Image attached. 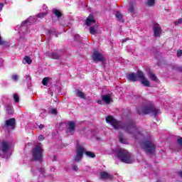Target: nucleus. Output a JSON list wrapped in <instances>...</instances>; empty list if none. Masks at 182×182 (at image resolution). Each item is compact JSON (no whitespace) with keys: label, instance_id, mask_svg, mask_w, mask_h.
I'll return each instance as SVG.
<instances>
[{"label":"nucleus","instance_id":"1","mask_svg":"<svg viewBox=\"0 0 182 182\" xmlns=\"http://www.w3.org/2000/svg\"><path fill=\"white\" fill-rule=\"evenodd\" d=\"M106 122L117 130L122 129L128 134L134 136L136 140H139L140 137H143V134L140 132V127L137 126V124L133 119H130L126 123H122L116 120L112 116H108L106 117Z\"/></svg>","mask_w":182,"mask_h":182},{"label":"nucleus","instance_id":"2","mask_svg":"<svg viewBox=\"0 0 182 182\" xmlns=\"http://www.w3.org/2000/svg\"><path fill=\"white\" fill-rule=\"evenodd\" d=\"M115 153L118 159L122 161V163H126L127 164H132L134 162L133 158H132V154H130L127 150L124 149H117L115 150Z\"/></svg>","mask_w":182,"mask_h":182},{"label":"nucleus","instance_id":"3","mask_svg":"<svg viewBox=\"0 0 182 182\" xmlns=\"http://www.w3.org/2000/svg\"><path fill=\"white\" fill-rule=\"evenodd\" d=\"M138 114H149L151 113L153 116H157L160 113V109L156 108L153 105H142L137 108Z\"/></svg>","mask_w":182,"mask_h":182},{"label":"nucleus","instance_id":"4","mask_svg":"<svg viewBox=\"0 0 182 182\" xmlns=\"http://www.w3.org/2000/svg\"><path fill=\"white\" fill-rule=\"evenodd\" d=\"M141 146L149 154H153L156 151V145L151 141L146 140L141 143Z\"/></svg>","mask_w":182,"mask_h":182},{"label":"nucleus","instance_id":"5","mask_svg":"<svg viewBox=\"0 0 182 182\" xmlns=\"http://www.w3.org/2000/svg\"><path fill=\"white\" fill-rule=\"evenodd\" d=\"M33 159L36 161H39L40 160H42V144L38 143L33 149Z\"/></svg>","mask_w":182,"mask_h":182},{"label":"nucleus","instance_id":"6","mask_svg":"<svg viewBox=\"0 0 182 182\" xmlns=\"http://www.w3.org/2000/svg\"><path fill=\"white\" fill-rule=\"evenodd\" d=\"M16 127V119L15 118H11L6 120L3 125L4 130H14Z\"/></svg>","mask_w":182,"mask_h":182},{"label":"nucleus","instance_id":"7","mask_svg":"<svg viewBox=\"0 0 182 182\" xmlns=\"http://www.w3.org/2000/svg\"><path fill=\"white\" fill-rule=\"evenodd\" d=\"M85 153V148L80 145L77 146V149L75 151V155L74 157V160L76 163H79V161H82L83 159V154Z\"/></svg>","mask_w":182,"mask_h":182},{"label":"nucleus","instance_id":"8","mask_svg":"<svg viewBox=\"0 0 182 182\" xmlns=\"http://www.w3.org/2000/svg\"><path fill=\"white\" fill-rule=\"evenodd\" d=\"M11 150V144L6 141L0 143V154H8Z\"/></svg>","mask_w":182,"mask_h":182},{"label":"nucleus","instance_id":"9","mask_svg":"<svg viewBox=\"0 0 182 182\" xmlns=\"http://www.w3.org/2000/svg\"><path fill=\"white\" fill-rule=\"evenodd\" d=\"M29 23H31L29 19L23 21L20 26V32H22V33H29V28H31V24Z\"/></svg>","mask_w":182,"mask_h":182},{"label":"nucleus","instance_id":"10","mask_svg":"<svg viewBox=\"0 0 182 182\" xmlns=\"http://www.w3.org/2000/svg\"><path fill=\"white\" fill-rule=\"evenodd\" d=\"M138 77L141 79V83L146 86V87H150V81L147 80L144 77V73L141 70H138Z\"/></svg>","mask_w":182,"mask_h":182},{"label":"nucleus","instance_id":"11","mask_svg":"<svg viewBox=\"0 0 182 182\" xmlns=\"http://www.w3.org/2000/svg\"><path fill=\"white\" fill-rule=\"evenodd\" d=\"M92 59L94 62H102L105 60V57L99 51H94L92 54Z\"/></svg>","mask_w":182,"mask_h":182},{"label":"nucleus","instance_id":"12","mask_svg":"<svg viewBox=\"0 0 182 182\" xmlns=\"http://www.w3.org/2000/svg\"><path fill=\"white\" fill-rule=\"evenodd\" d=\"M127 79H128V80H129V82H137L139 81V79H140V77H139V71H137V73H129L127 75Z\"/></svg>","mask_w":182,"mask_h":182},{"label":"nucleus","instance_id":"13","mask_svg":"<svg viewBox=\"0 0 182 182\" xmlns=\"http://www.w3.org/2000/svg\"><path fill=\"white\" fill-rule=\"evenodd\" d=\"M75 127H76V124H75L73 121L68 122L67 124L66 133H70V134H73V132H75Z\"/></svg>","mask_w":182,"mask_h":182},{"label":"nucleus","instance_id":"14","mask_svg":"<svg viewBox=\"0 0 182 182\" xmlns=\"http://www.w3.org/2000/svg\"><path fill=\"white\" fill-rule=\"evenodd\" d=\"M161 35V27L160 25L156 24L154 26V36L159 38Z\"/></svg>","mask_w":182,"mask_h":182},{"label":"nucleus","instance_id":"15","mask_svg":"<svg viewBox=\"0 0 182 182\" xmlns=\"http://www.w3.org/2000/svg\"><path fill=\"white\" fill-rule=\"evenodd\" d=\"M49 58H50V59H60V58H62V53H59L58 51H53L52 53H50L48 54Z\"/></svg>","mask_w":182,"mask_h":182},{"label":"nucleus","instance_id":"16","mask_svg":"<svg viewBox=\"0 0 182 182\" xmlns=\"http://www.w3.org/2000/svg\"><path fill=\"white\" fill-rule=\"evenodd\" d=\"M100 178L101 180H112L113 178V175L102 171L100 173Z\"/></svg>","mask_w":182,"mask_h":182},{"label":"nucleus","instance_id":"17","mask_svg":"<svg viewBox=\"0 0 182 182\" xmlns=\"http://www.w3.org/2000/svg\"><path fill=\"white\" fill-rule=\"evenodd\" d=\"M95 22H96V20H95V16H93L92 14H90V16L87 18L85 23L87 26H90V25L92 23H95Z\"/></svg>","mask_w":182,"mask_h":182},{"label":"nucleus","instance_id":"18","mask_svg":"<svg viewBox=\"0 0 182 182\" xmlns=\"http://www.w3.org/2000/svg\"><path fill=\"white\" fill-rule=\"evenodd\" d=\"M102 100L105 102V105H109L112 102V97L109 95H102Z\"/></svg>","mask_w":182,"mask_h":182},{"label":"nucleus","instance_id":"19","mask_svg":"<svg viewBox=\"0 0 182 182\" xmlns=\"http://www.w3.org/2000/svg\"><path fill=\"white\" fill-rule=\"evenodd\" d=\"M75 93L77 97H80V99H86V95L80 90L75 89Z\"/></svg>","mask_w":182,"mask_h":182},{"label":"nucleus","instance_id":"20","mask_svg":"<svg viewBox=\"0 0 182 182\" xmlns=\"http://www.w3.org/2000/svg\"><path fill=\"white\" fill-rule=\"evenodd\" d=\"M147 75H148L149 79H151L154 82H157V76H156V75H154V73H153V72L149 70L147 73Z\"/></svg>","mask_w":182,"mask_h":182},{"label":"nucleus","instance_id":"21","mask_svg":"<svg viewBox=\"0 0 182 182\" xmlns=\"http://www.w3.org/2000/svg\"><path fill=\"white\" fill-rule=\"evenodd\" d=\"M53 14L58 18V19H59L60 18H62V16H63V14L60 12V11H59L56 9H53Z\"/></svg>","mask_w":182,"mask_h":182},{"label":"nucleus","instance_id":"22","mask_svg":"<svg viewBox=\"0 0 182 182\" xmlns=\"http://www.w3.org/2000/svg\"><path fill=\"white\" fill-rule=\"evenodd\" d=\"M23 65H26V63L31 65V63H32V59H31V57L28 55H26L23 60Z\"/></svg>","mask_w":182,"mask_h":182},{"label":"nucleus","instance_id":"23","mask_svg":"<svg viewBox=\"0 0 182 182\" xmlns=\"http://www.w3.org/2000/svg\"><path fill=\"white\" fill-rule=\"evenodd\" d=\"M118 137H119V141H120V143H122V144H128L127 140H126V139L124 138V136H123V134H120Z\"/></svg>","mask_w":182,"mask_h":182},{"label":"nucleus","instance_id":"24","mask_svg":"<svg viewBox=\"0 0 182 182\" xmlns=\"http://www.w3.org/2000/svg\"><path fill=\"white\" fill-rule=\"evenodd\" d=\"M40 117H42L43 119H46V116H48V112H46V109H40Z\"/></svg>","mask_w":182,"mask_h":182},{"label":"nucleus","instance_id":"25","mask_svg":"<svg viewBox=\"0 0 182 182\" xmlns=\"http://www.w3.org/2000/svg\"><path fill=\"white\" fill-rule=\"evenodd\" d=\"M116 18L119 21V22H124L123 20V15L119 11H117L115 14Z\"/></svg>","mask_w":182,"mask_h":182},{"label":"nucleus","instance_id":"26","mask_svg":"<svg viewBox=\"0 0 182 182\" xmlns=\"http://www.w3.org/2000/svg\"><path fill=\"white\" fill-rule=\"evenodd\" d=\"M47 33L49 36H53V35H57L56 34V29L53 28V29H47Z\"/></svg>","mask_w":182,"mask_h":182},{"label":"nucleus","instance_id":"27","mask_svg":"<svg viewBox=\"0 0 182 182\" xmlns=\"http://www.w3.org/2000/svg\"><path fill=\"white\" fill-rule=\"evenodd\" d=\"M90 32L92 35H96L97 33V26H92L90 28Z\"/></svg>","mask_w":182,"mask_h":182},{"label":"nucleus","instance_id":"28","mask_svg":"<svg viewBox=\"0 0 182 182\" xmlns=\"http://www.w3.org/2000/svg\"><path fill=\"white\" fill-rule=\"evenodd\" d=\"M84 153H85L86 156L87 157H90V159H95V157H96V155L95 154V153L92 151H86Z\"/></svg>","mask_w":182,"mask_h":182},{"label":"nucleus","instance_id":"29","mask_svg":"<svg viewBox=\"0 0 182 182\" xmlns=\"http://www.w3.org/2000/svg\"><path fill=\"white\" fill-rule=\"evenodd\" d=\"M6 112L8 114H12L14 113V107H12L11 105H7Z\"/></svg>","mask_w":182,"mask_h":182},{"label":"nucleus","instance_id":"30","mask_svg":"<svg viewBox=\"0 0 182 182\" xmlns=\"http://www.w3.org/2000/svg\"><path fill=\"white\" fill-rule=\"evenodd\" d=\"M26 80L28 86H31V85H32V79L31 78V75H26Z\"/></svg>","mask_w":182,"mask_h":182},{"label":"nucleus","instance_id":"31","mask_svg":"<svg viewBox=\"0 0 182 182\" xmlns=\"http://www.w3.org/2000/svg\"><path fill=\"white\" fill-rule=\"evenodd\" d=\"M42 83L43 86H48V83H49V77H44L42 80Z\"/></svg>","mask_w":182,"mask_h":182},{"label":"nucleus","instance_id":"32","mask_svg":"<svg viewBox=\"0 0 182 182\" xmlns=\"http://www.w3.org/2000/svg\"><path fill=\"white\" fill-rule=\"evenodd\" d=\"M173 68L175 70H178V72H182V66L181 65H173Z\"/></svg>","mask_w":182,"mask_h":182},{"label":"nucleus","instance_id":"33","mask_svg":"<svg viewBox=\"0 0 182 182\" xmlns=\"http://www.w3.org/2000/svg\"><path fill=\"white\" fill-rule=\"evenodd\" d=\"M46 15H48V12L45 11V12L38 14L37 16L38 18H45Z\"/></svg>","mask_w":182,"mask_h":182},{"label":"nucleus","instance_id":"34","mask_svg":"<svg viewBox=\"0 0 182 182\" xmlns=\"http://www.w3.org/2000/svg\"><path fill=\"white\" fill-rule=\"evenodd\" d=\"M14 101L16 102V103L19 102V96L18 95V93L14 94Z\"/></svg>","mask_w":182,"mask_h":182},{"label":"nucleus","instance_id":"35","mask_svg":"<svg viewBox=\"0 0 182 182\" xmlns=\"http://www.w3.org/2000/svg\"><path fill=\"white\" fill-rule=\"evenodd\" d=\"M129 12H130L131 14H134V7L133 6V5L130 4L129 7L128 9Z\"/></svg>","mask_w":182,"mask_h":182},{"label":"nucleus","instance_id":"36","mask_svg":"<svg viewBox=\"0 0 182 182\" xmlns=\"http://www.w3.org/2000/svg\"><path fill=\"white\" fill-rule=\"evenodd\" d=\"M154 4H155V0H148L147 1V5H149V6H153Z\"/></svg>","mask_w":182,"mask_h":182},{"label":"nucleus","instance_id":"37","mask_svg":"<svg viewBox=\"0 0 182 182\" xmlns=\"http://www.w3.org/2000/svg\"><path fill=\"white\" fill-rule=\"evenodd\" d=\"M174 24L176 25V26L178 25H182V18L178 19L176 21L174 22Z\"/></svg>","mask_w":182,"mask_h":182},{"label":"nucleus","instance_id":"38","mask_svg":"<svg viewBox=\"0 0 182 182\" xmlns=\"http://www.w3.org/2000/svg\"><path fill=\"white\" fill-rule=\"evenodd\" d=\"M74 39L77 42H80V41H82V39L80 38V36H79L78 34H75L74 36Z\"/></svg>","mask_w":182,"mask_h":182},{"label":"nucleus","instance_id":"39","mask_svg":"<svg viewBox=\"0 0 182 182\" xmlns=\"http://www.w3.org/2000/svg\"><path fill=\"white\" fill-rule=\"evenodd\" d=\"M50 113H51L52 114H58V109H52L50 110Z\"/></svg>","mask_w":182,"mask_h":182},{"label":"nucleus","instance_id":"40","mask_svg":"<svg viewBox=\"0 0 182 182\" xmlns=\"http://www.w3.org/2000/svg\"><path fill=\"white\" fill-rule=\"evenodd\" d=\"M72 168L74 171H77V170H79V168H77V166L76 165H72Z\"/></svg>","mask_w":182,"mask_h":182},{"label":"nucleus","instance_id":"41","mask_svg":"<svg viewBox=\"0 0 182 182\" xmlns=\"http://www.w3.org/2000/svg\"><path fill=\"white\" fill-rule=\"evenodd\" d=\"M180 56H182V50H178L177 51V57L180 58Z\"/></svg>","mask_w":182,"mask_h":182},{"label":"nucleus","instance_id":"42","mask_svg":"<svg viewBox=\"0 0 182 182\" xmlns=\"http://www.w3.org/2000/svg\"><path fill=\"white\" fill-rule=\"evenodd\" d=\"M38 139L40 141H42V140H45V136L43 135H39Z\"/></svg>","mask_w":182,"mask_h":182},{"label":"nucleus","instance_id":"43","mask_svg":"<svg viewBox=\"0 0 182 182\" xmlns=\"http://www.w3.org/2000/svg\"><path fill=\"white\" fill-rule=\"evenodd\" d=\"M38 171H40L41 174H43V173H45V169L43 168H39Z\"/></svg>","mask_w":182,"mask_h":182},{"label":"nucleus","instance_id":"44","mask_svg":"<svg viewBox=\"0 0 182 182\" xmlns=\"http://www.w3.org/2000/svg\"><path fill=\"white\" fill-rule=\"evenodd\" d=\"M38 129H40V130H42V129H45V124H41L38 126Z\"/></svg>","mask_w":182,"mask_h":182},{"label":"nucleus","instance_id":"45","mask_svg":"<svg viewBox=\"0 0 182 182\" xmlns=\"http://www.w3.org/2000/svg\"><path fill=\"white\" fill-rule=\"evenodd\" d=\"M12 79L14 80L15 82H17V80H18V75H13Z\"/></svg>","mask_w":182,"mask_h":182},{"label":"nucleus","instance_id":"46","mask_svg":"<svg viewBox=\"0 0 182 182\" xmlns=\"http://www.w3.org/2000/svg\"><path fill=\"white\" fill-rule=\"evenodd\" d=\"M3 8H4V4L0 3V12L1 11H2Z\"/></svg>","mask_w":182,"mask_h":182},{"label":"nucleus","instance_id":"47","mask_svg":"<svg viewBox=\"0 0 182 182\" xmlns=\"http://www.w3.org/2000/svg\"><path fill=\"white\" fill-rule=\"evenodd\" d=\"M2 63H4V60L0 58V66H2Z\"/></svg>","mask_w":182,"mask_h":182},{"label":"nucleus","instance_id":"48","mask_svg":"<svg viewBox=\"0 0 182 182\" xmlns=\"http://www.w3.org/2000/svg\"><path fill=\"white\" fill-rule=\"evenodd\" d=\"M97 103H98L99 105H102L103 102L102 100H97Z\"/></svg>","mask_w":182,"mask_h":182},{"label":"nucleus","instance_id":"49","mask_svg":"<svg viewBox=\"0 0 182 182\" xmlns=\"http://www.w3.org/2000/svg\"><path fill=\"white\" fill-rule=\"evenodd\" d=\"M127 41H129V38H124L122 40V43H124V42H127Z\"/></svg>","mask_w":182,"mask_h":182},{"label":"nucleus","instance_id":"50","mask_svg":"<svg viewBox=\"0 0 182 182\" xmlns=\"http://www.w3.org/2000/svg\"><path fill=\"white\" fill-rule=\"evenodd\" d=\"M53 161H56V156H53V159H52Z\"/></svg>","mask_w":182,"mask_h":182},{"label":"nucleus","instance_id":"51","mask_svg":"<svg viewBox=\"0 0 182 182\" xmlns=\"http://www.w3.org/2000/svg\"><path fill=\"white\" fill-rule=\"evenodd\" d=\"M179 176H180L181 177H182V171H181V172L179 173Z\"/></svg>","mask_w":182,"mask_h":182},{"label":"nucleus","instance_id":"52","mask_svg":"<svg viewBox=\"0 0 182 182\" xmlns=\"http://www.w3.org/2000/svg\"><path fill=\"white\" fill-rule=\"evenodd\" d=\"M45 8H48L47 6H46V5H43V9H45Z\"/></svg>","mask_w":182,"mask_h":182}]
</instances>
